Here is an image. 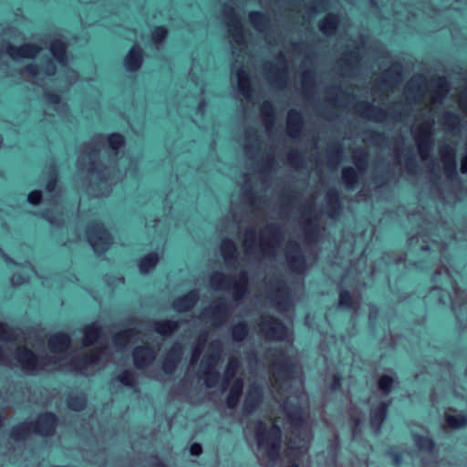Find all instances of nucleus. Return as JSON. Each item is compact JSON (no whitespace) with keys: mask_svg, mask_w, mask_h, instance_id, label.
Segmentation results:
<instances>
[{"mask_svg":"<svg viewBox=\"0 0 467 467\" xmlns=\"http://www.w3.org/2000/svg\"><path fill=\"white\" fill-rule=\"evenodd\" d=\"M25 71L31 77H36L41 73L45 77L51 78L57 73V66L53 60H47L41 66L30 63L25 67Z\"/></svg>","mask_w":467,"mask_h":467,"instance_id":"nucleus-23","label":"nucleus"},{"mask_svg":"<svg viewBox=\"0 0 467 467\" xmlns=\"http://www.w3.org/2000/svg\"><path fill=\"white\" fill-rule=\"evenodd\" d=\"M282 236V230L275 223H268L259 234V249L262 254H273Z\"/></svg>","mask_w":467,"mask_h":467,"instance_id":"nucleus-10","label":"nucleus"},{"mask_svg":"<svg viewBox=\"0 0 467 467\" xmlns=\"http://www.w3.org/2000/svg\"><path fill=\"white\" fill-rule=\"evenodd\" d=\"M327 214L331 218H335L340 214L342 211V202L339 192L336 188H330L327 192Z\"/></svg>","mask_w":467,"mask_h":467,"instance_id":"nucleus-25","label":"nucleus"},{"mask_svg":"<svg viewBox=\"0 0 467 467\" xmlns=\"http://www.w3.org/2000/svg\"><path fill=\"white\" fill-rule=\"evenodd\" d=\"M207 285L209 288L215 292L227 291L228 294L234 293V269L228 270L227 274L220 270H213L207 275Z\"/></svg>","mask_w":467,"mask_h":467,"instance_id":"nucleus-11","label":"nucleus"},{"mask_svg":"<svg viewBox=\"0 0 467 467\" xmlns=\"http://www.w3.org/2000/svg\"><path fill=\"white\" fill-rule=\"evenodd\" d=\"M254 436L259 450L265 451L266 457L271 462H276L281 455L282 429L277 423L270 427L262 420H256L254 424Z\"/></svg>","mask_w":467,"mask_h":467,"instance_id":"nucleus-3","label":"nucleus"},{"mask_svg":"<svg viewBox=\"0 0 467 467\" xmlns=\"http://www.w3.org/2000/svg\"><path fill=\"white\" fill-rule=\"evenodd\" d=\"M160 261V254L157 251H151L138 260V268L142 275L152 272Z\"/></svg>","mask_w":467,"mask_h":467,"instance_id":"nucleus-29","label":"nucleus"},{"mask_svg":"<svg viewBox=\"0 0 467 467\" xmlns=\"http://www.w3.org/2000/svg\"><path fill=\"white\" fill-rule=\"evenodd\" d=\"M70 343V336L67 332L60 331L49 337L47 347L53 353H62L69 348Z\"/></svg>","mask_w":467,"mask_h":467,"instance_id":"nucleus-22","label":"nucleus"},{"mask_svg":"<svg viewBox=\"0 0 467 467\" xmlns=\"http://www.w3.org/2000/svg\"><path fill=\"white\" fill-rule=\"evenodd\" d=\"M431 128V121L425 122L419 127V130L421 132V134L416 138V140L419 152L423 160H428L430 157L432 142Z\"/></svg>","mask_w":467,"mask_h":467,"instance_id":"nucleus-16","label":"nucleus"},{"mask_svg":"<svg viewBox=\"0 0 467 467\" xmlns=\"http://www.w3.org/2000/svg\"><path fill=\"white\" fill-rule=\"evenodd\" d=\"M285 259L289 269L297 275L306 270V258L302 253L301 245L297 242H290L285 252Z\"/></svg>","mask_w":467,"mask_h":467,"instance_id":"nucleus-13","label":"nucleus"},{"mask_svg":"<svg viewBox=\"0 0 467 467\" xmlns=\"http://www.w3.org/2000/svg\"><path fill=\"white\" fill-rule=\"evenodd\" d=\"M318 226V218L316 215H310L306 219L304 234L307 241L312 242L317 238Z\"/></svg>","mask_w":467,"mask_h":467,"instance_id":"nucleus-34","label":"nucleus"},{"mask_svg":"<svg viewBox=\"0 0 467 467\" xmlns=\"http://www.w3.org/2000/svg\"><path fill=\"white\" fill-rule=\"evenodd\" d=\"M49 50L57 64L65 66L67 63V47L64 41L54 39L50 43Z\"/></svg>","mask_w":467,"mask_h":467,"instance_id":"nucleus-28","label":"nucleus"},{"mask_svg":"<svg viewBox=\"0 0 467 467\" xmlns=\"http://www.w3.org/2000/svg\"><path fill=\"white\" fill-rule=\"evenodd\" d=\"M431 84L435 88L433 95L434 102L444 99L449 87L447 78L445 77H436L431 80Z\"/></svg>","mask_w":467,"mask_h":467,"instance_id":"nucleus-39","label":"nucleus"},{"mask_svg":"<svg viewBox=\"0 0 467 467\" xmlns=\"http://www.w3.org/2000/svg\"><path fill=\"white\" fill-rule=\"evenodd\" d=\"M58 424V417L53 411L39 413L35 421H24L13 426L8 435L11 439L20 441L25 440L30 432L42 437L52 436Z\"/></svg>","mask_w":467,"mask_h":467,"instance_id":"nucleus-2","label":"nucleus"},{"mask_svg":"<svg viewBox=\"0 0 467 467\" xmlns=\"http://www.w3.org/2000/svg\"><path fill=\"white\" fill-rule=\"evenodd\" d=\"M182 346L179 343H175L169 349L166 357L179 362L182 358Z\"/></svg>","mask_w":467,"mask_h":467,"instance_id":"nucleus-54","label":"nucleus"},{"mask_svg":"<svg viewBox=\"0 0 467 467\" xmlns=\"http://www.w3.org/2000/svg\"><path fill=\"white\" fill-rule=\"evenodd\" d=\"M155 356L154 348L149 345L136 347L132 351L133 363L138 369L148 367L154 360Z\"/></svg>","mask_w":467,"mask_h":467,"instance_id":"nucleus-19","label":"nucleus"},{"mask_svg":"<svg viewBox=\"0 0 467 467\" xmlns=\"http://www.w3.org/2000/svg\"><path fill=\"white\" fill-rule=\"evenodd\" d=\"M135 333V329L130 328L118 332L112 337V340L117 346H123Z\"/></svg>","mask_w":467,"mask_h":467,"instance_id":"nucleus-50","label":"nucleus"},{"mask_svg":"<svg viewBox=\"0 0 467 467\" xmlns=\"http://www.w3.org/2000/svg\"><path fill=\"white\" fill-rule=\"evenodd\" d=\"M266 290L270 302L281 310L290 306L291 290L285 280L279 277L271 278L267 283Z\"/></svg>","mask_w":467,"mask_h":467,"instance_id":"nucleus-7","label":"nucleus"},{"mask_svg":"<svg viewBox=\"0 0 467 467\" xmlns=\"http://www.w3.org/2000/svg\"><path fill=\"white\" fill-rule=\"evenodd\" d=\"M368 154L365 150H360L356 152L353 156V161L357 166L358 170L363 171L367 166Z\"/></svg>","mask_w":467,"mask_h":467,"instance_id":"nucleus-51","label":"nucleus"},{"mask_svg":"<svg viewBox=\"0 0 467 467\" xmlns=\"http://www.w3.org/2000/svg\"><path fill=\"white\" fill-rule=\"evenodd\" d=\"M413 439L415 444L420 450L432 452L436 449V443L434 440L428 435L415 434Z\"/></svg>","mask_w":467,"mask_h":467,"instance_id":"nucleus-42","label":"nucleus"},{"mask_svg":"<svg viewBox=\"0 0 467 467\" xmlns=\"http://www.w3.org/2000/svg\"><path fill=\"white\" fill-rule=\"evenodd\" d=\"M359 59L360 56L356 49L347 51L345 53V57H343L341 60L344 69L347 70L349 67H353L355 64H358L359 62Z\"/></svg>","mask_w":467,"mask_h":467,"instance_id":"nucleus-49","label":"nucleus"},{"mask_svg":"<svg viewBox=\"0 0 467 467\" xmlns=\"http://www.w3.org/2000/svg\"><path fill=\"white\" fill-rule=\"evenodd\" d=\"M302 84H303V88L306 91H307L311 88H314V86H315L314 73L311 71L304 72L303 76H302Z\"/></svg>","mask_w":467,"mask_h":467,"instance_id":"nucleus-58","label":"nucleus"},{"mask_svg":"<svg viewBox=\"0 0 467 467\" xmlns=\"http://www.w3.org/2000/svg\"><path fill=\"white\" fill-rule=\"evenodd\" d=\"M189 452L192 456L199 457L202 453V447L198 442H192L189 447Z\"/></svg>","mask_w":467,"mask_h":467,"instance_id":"nucleus-64","label":"nucleus"},{"mask_svg":"<svg viewBox=\"0 0 467 467\" xmlns=\"http://www.w3.org/2000/svg\"><path fill=\"white\" fill-rule=\"evenodd\" d=\"M226 223L228 236L221 240L220 251L227 270L234 269V190L227 191Z\"/></svg>","mask_w":467,"mask_h":467,"instance_id":"nucleus-4","label":"nucleus"},{"mask_svg":"<svg viewBox=\"0 0 467 467\" xmlns=\"http://www.w3.org/2000/svg\"><path fill=\"white\" fill-rule=\"evenodd\" d=\"M444 123L451 130H458L460 127V117L454 112H447L444 115Z\"/></svg>","mask_w":467,"mask_h":467,"instance_id":"nucleus-53","label":"nucleus"},{"mask_svg":"<svg viewBox=\"0 0 467 467\" xmlns=\"http://www.w3.org/2000/svg\"><path fill=\"white\" fill-rule=\"evenodd\" d=\"M201 366H203L202 378L205 387L208 389L215 388L221 379L219 371L216 370L214 365L211 362L202 361Z\"/></svg>","mask_w":467,"mask_h":467,"instance_id":"nucleus-27","label":"nucleus"},{"mask_svg":"<svg viewBox=\"0 0 467 467\" xmlns=\"http://www.w3.org/2000/svg\"><path fill=\"white\" fill-rule=\"evenodd\" d=\"M444 421L448 428L451 430H459L467 426V414L461 412L459 414H446Z\"/></svg>","mask_w":467,"mask_h":467,"instance_id":"nucleus-37","label":"nucleus"},{"mask_svg":"<svg viewBox=\"0 0 467 467\" xmlns=\"http://www.w3.org/2000/svg\"><path fill=\"white\" fill-rule=\"evenodd\" d=\"M45 99L50 105H58L61 103V96L57 91L47 90L44 93Z\"/></svg>","mask_w":467,"mask_h":467,"instance_id":"nucleus-59","label":"nucleus"},{"mask_svg":"<svg viewBox=\"0 0 467 467\" xmlns=\"http://www.w3.org/2000/svg\"><path fill=\"white\" fill-rule=\"evenodd\" d=\"M144 61V51L139 45H132L125 55L122 65L129 73L139 71Z\"/></svg>","mask_w":467,"mask_h":467,"instance_id":"nucleus-15","label":"nucleus"},{"mask_svg":"<svg viewBox=\"0 0 467 467\" xmlns=\"http://www.w3.org/2000/svg\"><path fill=\"white\" fill-rule=\"evenodd\" d=\"M304 126L302 114L296 109H291L288 112L287 133L292 138H298Z\"/></svg>","mask_w":467,"mask_h":467,"instance_id":"nucleus-24","label":"nucleus"},{"mask_svg":"<svg viewBox=\"0 0 467 467\" xmlns=\"http://www.w3.org/2000/svg\"><path fill=\"white\" fill-rule=\"evenodd\" d=\"M66 401L67 408L75 412H80L84 410L88 404L87 396L83 392H79L76 395L67 397Z\"/></svg>","mask_w":467,"mask_h":467,"instance_id":"nucleus-35","label":"nucleus"},{"mask_svg":"<svg viewBox=\"0 0 467 467\" xmlns=\"http://www.w3.org/2000/svg\"><path fill=\"white\" fill-rule=\"evenodd\" d=\"M361 114L367 118H375L385 115V112L379 108L374 107L371 103L363 101L358 105Z\"/></svg>","mask_w":467,"mask_h":467,"instance_id":"nucleus-45","label":"nucleus"},{"mask_svg":"<svg viewBox=\"0 0 467 467\" xmlns=\"http://www.w3.org/2000/svg\"><path fill=\"white\" fill-rule=\"evenodd\" d=\"M342 181L347 189L353 190L358 182V171L351 167L347 166L342 169L341 172Z\"/></svg>","mask_w":467,"mask_h":467,"instance_id":"nucleus-38","label":"nucleus"},{"mask_svg":"<svg viewBox=\"0 0 467 467\" xmlns=\"http://www.w3.org/2000/svg\"><path fill=\"white\" fill-rule=\"evenodd\" d=\"M116 380L124 387L134 389L138 386V380L135 373L132 370L125 369L119 373Z\"/></svg>","mask_w":467,"mask_h":467,"instance_id":"nucleus-41","label":"nucleus"},{"mask_svg":"<svg viewBox=\"0 0 467 467\" xmlns=\"http://www.w3.org/2000/svg\"><path fill=\"white\" fill-rule=\"evenodd\" d=\"M287 161L293 166H298L303 161V153L299 150H291L287 153Z\"/></svg>","mask_w":467,"mask_h":467,"instance_id":"nucleus-60","label":"nucleus"},{"mask_svg":"<svg viewBox=\"0 0 467 467\" xmlns=\"http://www.w3.org/2000/svg\"><path fill=\"white\" fill-rule=\"evenodd\" d=\"M444 164V172L450 180L458 179L457 164L455 159V150L450 146H445L441 150Z\"/></svg>","mask_w":467,"mask_h":467,"instance_id":"nucleus-21","label":"nucleus"},{"mask_svg":"<svg viewBox=\"0 0 467 467\" xmlns=\"http://www.w3.org/2000/svg\"><path fill=\"white\" fill-rule=\"evenodd\" d=\"M395 379L389 375H381L378 379V388L384 393L389 394L393 389Z\"/></svg>","mask_w":467,"mask_h":467,"instance_id":"nucleus-47","label":"nucleus"},{"mask_svg":"<svg viewBox=\"0 0 467 467\" xmlns=\"http://www.w3.org/2000/svg\"><path fill=\"white\" fill-rule=\"evenodd\" d=\"M99 355L97 352H90L80 357L74 358L70 365L76 370L85 368L89 364H94L98 361Z\"/></svg>","mask_w":467,"mask_h":467,"instance_id":"nucleus-36","label":"nucleus"},{"mask_svg":"<svg viewBox=\"0 0 467 467\" xmlns=\"http://www.w3.org/2000/svg\"><path fill=\"white\" fill-rule=\"evenodd\" d=\"M259 332L267 339L284 341L289 335L285 324L274 316H264L257 323Z\"/></svg>","mask_w":467,"mask_h":467,"instance_id":"nucleus-6","label":"nucleus"},{"mask_svg":"<svg viewBox=\"0 0 467 467\" xmlns=\"http://www.w3.org/2000/svg\"><path fill=\"white\" fill-rule=\"evenodd\" d=\"M284 411L292 425H297L303 421L301 409L298 405L286 400L284 404Z\"/></svg>","mask_w":467,"mask_h":467,"instance_id":"nucleus-33","label":"nucleus"},{"mask_svg":"<svg viewBox=\"0 0 467 467\" xmlns=\"http://www.w3.org/2000/svg\"><path fill=\"white\" fill-rule=\"evenodd\" d=\"M83 334V345L91 346L102 336V327L96 323H90L84 327Z\"/></svg>","mask_w":467,"mask_h":467,"instance_id":"nucleus-31","label":"nucleus"},{"mask_svg":"<svg viewBox=\"0 0 467 467\" xmlns=\"http://www.w3.org/2000/svg\"><path fill=\"white\" fill-rule=\"evenodd\" d=\"M5 53L15 61L20 58L33 59L40 52L41 47L34 43H24L20 46H14L10 43L5 45Z\"/></svg>","mask_w":467,"mask_h":467,"instance_id":"nucleus-14","label":"nucleus"},{"mask_svg":"<svg viewBox=\"0 0 467 467\" xmlns=\"http://www.w3.org/2000/svg\"><path fill=\"white\" fill-rule=\"evenodd\" d=\"M227 85H234V0H226Z\"/></svg>","mask_w":467,"mask_h":467,"instance_id":"nucleus-8","label":"nucleus"},{"mask_svg":"<svg viewBox=\"0 0 467 467\" xmlns=\"http://www.w3.org/2000/svg\"><path fill=\"white\" fill-rule=\"evenodd\" d=\"M87 240L97 255L104 254L112 244L109 230L100 221L91 222L86 228Z\"/></svg>","mask_w":467,"mask_h":467,"instance_id":"nucleus-5","label":"nucleus"},{"mask_svg":"<svg viewBox=\"0 0 467 467\" xmlns=\"http://www.w3.org/2000/svg\"><path fill=\"white\" fill-rule=\"evenodd\" d=\"M42 192L40 190H32L26 196V201L29 204L36 206L42 202Z\"/></svg>","mask_w":467,"mask_h":467,"instance_id":"nucleus-56","label":"nucleus"},{"mask_svg":"<svg viewBox=\"0 0 467 467\" xmlns=\"http://www.w3.org/2000/svg\"><path fill=\"white\" fill-rule=\"evenodd\" d=\"M386 455L392 460L396 466H400L403 462V455L400 451L394 448H390L386 451Z\"/></svg>","mask_w":467,"mask_h":467,"instance_id":"nucleus-55","label":"nucleus"},{"mask_svg":"<svg viewBox=\"0 0 467 467\" xmlns=\"http://www.w3.org/2000/svg\"><path fill=\"white\" fill-rule=\"evenodd\" d=\"M269 16L266 13L258 10L250 11L248 14V22L257 32L263 33L269 26Z\"/></svg>","mask_w":467,"mask_h":467,"instance_id":"nucleus-30","label":"nucleus"},{"mask_svg":"<svg viewBox=\"0 0 467 467\" xmlns=\"http://www.w3.org/2000/svg\"><path fill=\"white\" fill-rule=\"evenodd\" d=\"M342 382H343L342 375L339 372L335 373L331 378L329 388L334 391H337L341 389Z\"/></svg>","mask_w":467,"mask_h":467,"instance_id":"nucleus-62","label":"nucleus"},{"mask_svg":"<svg viewBox=\"0 0 467 467\" xmlns=\"http://www.w3.org/2000/svg\"><path fill=\"white\" fill-rule=\"evenodd\" d=\"M106 140L109 148L114 152H118L126 143L124 136L119 132L109 133L107 135Z\"/></svg>","mask_w":467,"mask_h":467,"instance_id":"nucleus-44","label":"nucleus"},{"mask_svg":"<svg viewBox=\"0 0 467 467\" xmlns=\"http://www.w3.org/2000/svg\"><path fill=\"white\" fill-rule=\"evenodd\" d=\"M265 391L261 382L254 381L248 386L246 395L244 400V411L246 414H253L262 405L264 401Z\"/></svg>","mask_w":467,"mask_h":467,"instance_id":"nucleus-12","label":"nucleus"},{"mask_svg":"<svg viewBox=\"0 0 467 467\" xmlns=\"http://www.w3.org/2000/svg\"><path fill=\"white\" fill-rule=\"evenodd\" d=\"M268 354L273 361L276 381L281 383L287 379L295 367L292 359L279 348H271Z\"/></svg>","mask_w":467,"mask_h":467,"instance_id":"nucleus-9","label":"nucleus"},{"mask_svg":"<svg viewBox=\"0 0 467 467\" xmlns=\"http://www.w3.org/2000/svg\"><path fill=\"white\" fill-rule=\"evenodd\" d=\"M16 359L23 370L32 372L36 369L38 358L36 353L30 348L19 347L16 349Z\"/></svg>","mask_w":467,"mask_h":467,"instance_id":"nucleus-20","label":"nucleus"},{"mask_svg":"<svg viewBox=\"0 0 467 467\" xmlns=\"http://www.w3.org/2000/svg\"><path fill=\"white\" fill-rule=\"evenodd\" d=\"M199 299L200 291L193 288L175 298L171 303V307L179 313L191 311L196 306Z\"/></svg>","mask_w":467,"mask_h":467,"instance_id":"nucleus-17","label":"nucleus"},{"mask_svg":"<svg viewBox=\"0 0 467 467\" xmlns=\"http://www.w3.org/2000/svg\"><path fill=\"white\" fill-rule=\"evenodd\" d=\"M207 334L202 333L199 336L198 339V345L194 348L192 360L194 361L201 354L202 347L203 346L205 340H206Z\"/></svg>","mask_w":467,"mask_h":467,"instance_id":"nucleus-63","label":"nucleus"},{"mask_svg":"<svg viewBox=\"0 0 467 467\" xmlns=\"http://www.w3.org/2000/svg\"><path fill=\"white\" fill-rule=\"evenodd\" d=\"M402 74V65L400 62H394L391 67L386 71V75L391 80H398Z\"/></svg>","mask_w":467,"mask_h":467,"instance_id":"nucleus-52","label":"nucleus"},{"mask_svg":"<svg viewBox=\"0 0 467 467\" xmlns=\"http://www.w3.org/2000/svg\"><path fill=\"white\" fill-rule=\"evenodd\" d=\"M390 400L380 401L370 411L369 425L374 431H379L388 417Z\"/></svg>","mask_w":467,"mask_h":467,"instance_id":"nucleus-18","label":"nucleus"},{"mask_svg":"<svg viewBox=\"0 0 467 467\" xmlns=\"http://www.w3.org/2000/svg\"><path fill=\"white\" fill-rule=\"evenodd\" d=\"M178 327V321L172 319H164L153 323V330L163 337L171 335Z\"/></svg>","mask_w":467,"mask_h":467,"instance_id":"nucleus-32","label":"nucleus"},{"mask_svg":"<svg viewBox=\"0 0 467 467\" xmlns=\"http://www.w3.org/2000/svg\"><path fill=\"white\" fill-rule=\"evenodd\" d=\"M339 22L337 14L328 13L318 22V28L325 36H331L337 31Z\"/></svg>","mask_w":467,"mask_h":467,"instance_id":"nucleus-26","label":"nucleus"},{"mask_svg":"<svg viewBox=\"0 0 467 467\" xmlns=\"http://www.w3.org/2000/svg\"><path fill=\"white\" fill-rule=\"evenodd\" d=\"M227 310L229 324L227 327V362L225 366V380L228 386L226 395V408L229 414L234 410V293L228 294L225 300L222 296L212 299L210 304L203 309V317L208 318L214 327L224 321V313Z\"/></svg>","mask_w":467,"mask_h":467,"instance_id":"nucleus-1","label":"nucleus"},{"mask_svg":"<svg viewBox=\"0 0 467 467\" xmlns=\"http://www.w3.org/2000/svg\"><path fill=\"white\" fill-rule=\"evenodd\" d=\"M261 114L265 119L266 125H271L275 119V108L270 100H265L261 105Z\"/></svg>","mask_w":467,"mask_h":467,"instance_id":"nucleus-48","label":"nucleus"},{"mask_svg":"<svg viewBox=\"0 0 467 467\" xmlns=\"http://www.w3.org/2000/svg\"><path fill=\"white\" fill-rule=\"evenodd\" d=\"M0 337L5 340L14 339V329L9 327L6 324L0 322Z\"/></svg>","mask_w":467,"mask_h":467,"instance_id":"nucleus-61","label":"nucleus"},{"mask_svg":"<svg viewBox=\"0 0 467 467\" xmlns=\"http://www.w3.org/2000/svg\"><path fill=\"white\" fill-rule=\"evenodd\" d=\"M177 365V361L165 357V358L161 362V368L165 374L171 375L175 371Z\"/></svg>","mask_w":467,"mask_h":467,"instance_id":"nucleus-57","label":"nucleus"},{"mask_svg":"<svg viewBox=\"0 0 467 467\" xmlns=\"http://www.w3.org/2000/svg\"><path fill=\"white\" fill-rule=\"evenodd\" d=\"M168 36V29L165 26H155L150 35V41L153 45L159 46L165 41Z\"/></svg>","mask_w":467,"mask_h":467,"instance_id":"nucleus-46","label":"nucleus"},{"mask_svg":"<svg viewBox=\"0 0 467 467\" xmlns=\"http://www.w3.org/2000/svg\"><path fill=\"white\" fill-rule=\"evenodd\" d=\"M57 186V169L55 163H51L48 167L47 177H46V183H45V190L47 192H52L55 191V189Z\"/></svg>","mask_w":467,"mask_h":467,"instance_id":"nucleus-43","label":"nucleus"},{"mask_svg":"<svg viewBox=\"0 0 467 467\" xmlns=\"http://www.w3.org/2000/svg\"><path fill=\"white\" fill-rule=\"evenodd\" d=\"M338 306L342 310H351L356 307V300L354 295L347 289L339 291Z\"/></svg>","mask_w":467,"mask_h":467,"instance_id":"nucleus-40","label":"nucleus"}]
</instances>
